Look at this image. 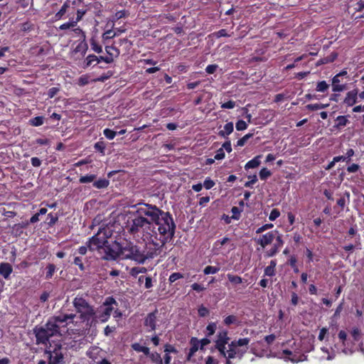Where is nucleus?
I'll return each mask as SVG.
<instances>
[{
  "label": "nucleus",
  "mask_w": 364,
  "mask_h": 364,
  "mask_svg": "<svg viewBox=\"0 0 364 364\" xmlns=\"http://www.w3.org/2000/svg\"><path fill=\"white\" fill-rule=\"evenodd\" d=\"M60 91V89L57 87H53L50 88L48 91V95L49 98H53L58 92Z\"/></svg>",
  "instance_id": "13d9d810"
},
{
  "label": "nucleus",
  "mask_w": 364,
  "mask_h": 364,
  "mask_svg": "<svg viewBox=\"0 0 364 364\" xmlns=\"http://www.w3.org/2000/svg\"><path fill=\"white\" fill-rule=\"evenodd\" d=\"M253 136V134H247L244 136H242L241 139H240L237 142V146H242L245 144V143L249 139H250Z\"/></svg>",
  "instance_id": "4c0bfd02"
},
{
  "label": "nucleus",
  "mask_w": 364,
  "mask_h": 364,
  "mask_svg": "<svg viewBox=\"0 0 364 364\" xmlns=\"http://www.w3.org/2000/svg\"><path fill=\"white\" fill-rule=\"evenodd\" d=\"M105 50L108 54V57H112L113 59L114 57L117 58L119 55V50L114 46H106Z\"/></svg>",
  "instance_id": "b1692460"
},
{
  "label": "nucleus",
  "mask_w": 364,
  "mask_h": 364,
  "mask_svg": "<svg viewBox=\"0 0 364 364\" xmlns=\"http://www.w3.org/2000/svg\"><path fill=\"white\" fill-rule=\"evenodd\" d=\"M355 152L353 151V149H350L347 151L346 155H343V156H338L337 157H341L343 158V159H341V161H349L350 160V158L354 155Z\"/></svg>",
  "instance_id": "79ce46f5"
},
{
  "label": "nucleus",
  "mask_w": 364,
  "mask_h": 364,
  "mask_svg": "<svg viewBox=\"0 0 364 364\" xmlns=\"http://www.w3.org/2000/svg\"><path fill=\"white\" fill-rule=\"evenodd\" d=\"M104 135L109 140L113 139L117 135V132L109 129H105L103 131Z\"/></svg>",
  "instance_id": "37998d69"
},
{
  "label": "nucleus",
  "mask_w": 364,
  "mask_h": 364,
  "mask_svg": "<svg viewBox=\"0 0 364 364\" xmlns=\"http://www.w3.org/2000/svg\"><path fill=\"white\" fill-rule=\"evenodd\" d=\"M76 21H73V20L70 21L68 22H66L65 23H63L60 26L59 29L60 30H66L71 28H74L76 26Z\"/></svg>",
  "instance_id": "58836bf2"
},
{
  "label": "nucleus",
  "mask_w": 364,
  "mask_h": 364,
  "mask_svg": "<svg viewBox=\"0 0 364 364\" xmlns=\"http://www.w3.org/2000/svg\"><path fill=\"white\" fill-rule=\"evenodd\" d=\"M284 355H288L287 356H285L284 358L286 360H290L291 361L292 363H297V362H299V361H301L302 360L300 359V358H297L296 355H293V353H291V351L290 350H283V353H282Z\"/></svg>",
  "instance_id": "4be33fe9"
},
{
  "label": "nucleus",
  "mask_w": 364,
  "mask_h": 364,
  "mask_svg": "<svg viewBox=\"0 0 364 364\" xmlns=\"http://www.w3.org/2000/svg\"><path fill=\"white\" fill-rule=\"evenodd\" d=\"M44 355L48 360V364H58L63 359L60 347L55 348L53 350H46Z\"/></svg>",
  "instance_id": "1a4fd4ad"
},
{
  "label": "nucleus",
  "mask_w": 364,
  "mask_h": 364,
  "mask_svg": "<svg viewBox=\"0 0 364 364\" xmlns=\"http://www.w3.org/2000/svg\"><path fill=\"white\" fill-rule=\"evenodd\" d=\"M235 107V102L232 100H230L221 105V108L223 109H233Z\"/></svg>",
  "instance_id": "052dcab7"
},
{
  "label": "nucleus",
  "mask_w": 364,
  "mask_h": 364,
  "mask_svg": "<svg viewBox=\"0 0 364 364\" xmlns=\"http://www.w3.org/2000/svg\"><path fill=\"white\" fill-rule=\"evenodd\" d=\"M225 152L223 149V148H220L216 154L215 155V159L216 160H222L225 158Z\"/></svg>",
  "instance_id": "69168bd1"
},
{
  "label": "nucleus",
  "mask_w": 364,
  "mask_h": 364,
  "mask_svg": "<svg viewBox=\"0 0 364 364\" xmlns=\"http://www.w3.org/2000/svg\"><path fill=\"white\" fill-rule=\"evenodd\" d=\"M109 184V180L106 178H100L97 181H95L93 183V186L96 188L101 189L107 188Z\"/></svg>",
  "instance_id": "412c9836"
},
{
  "label": "nucleus",
  "mask_w": 364,
  "mask_h": 364,
  "mask_svg": "<svg viewBox=\"0 0 364 364\" xmlns=\"http://www.w3.org/2000/svg\"><path fill=\"white\" fill-rule=\"evenodd\" d=\"M229 340L230 338L228 337V332L226 331H222L218 334L215 347L219 351L220 355L222 356L225 354V346L228 343Z\"/></svg>",
  "instance_id": "6e6552de"
},
{
  "label": "nucleus",
  "mask_w": 364,
  "mask_h": 364,
  "mask_svg": "<svg viewBox=\"0 0 364 364\" xmlns=\"http://www.w3.org/2000/svg\"><path fill=\"white\" fill-rule=\"evenodd\" d=\"M209 314V310L203 306H200L198 309V314L201 317H205L206 316H208Z\"/></svg>",
  "instance_id": "4d7b16f0"
},
{
  "label": "nucleus",
  "mask_w": 364,
  "mask_h": 364,
  "mask_svg": "<svg viewBox=\"0 0 364 364\" xmlns=\"http://www.w3.org/2000/svg\"><path fill=\"white\" fill-rule=\"evenodd\" d=\"M273 226L274 225L272 223L265 224V225L261 226L260 228H259L258 229H257L256 233L257 234H260V233L264 232L267 230L272 228Z\"/></svg>",
  "instance_id": "8fccbe9b"
},
{
  "label": "nucleus",
  "mask_w": 364,
  "mask_h": 364,
  "mask_svg": "<svg viewBox=\"0 0 364 364\" xmlns=\"http://www.w3.org/2000/svg\"><path fill=\"white\" fill-rule=\"evenodd\" d=\"M236 321H237L236 317L235 316L230 315V316H227L225 318L224 323L226 325H230V324L235 323Z\"/></svg>",
  "instance_id": "774afa93"
},
{
  "label": "nucleus",
  "mask_w": 364,
  "mask_h": 364,
  "mask_svg": "<svg viewBox=\"0 0 364 364\" xmlns=\"http://www.w3.org/2000/svg\"><path fill=\"white\" fill-rule=\"evenodd\" d=\"M264 275L269 276V277L274 276L275 275V269L271 267L267 266L264 269Z\"/></svg>",
  "instance_id": "338daca9"
},
{
  "label": "nucleus",
  "mask_w": 364,
  "mask_h": 364,
  "mask_svg": "<svg viewBox=\"0 0 364 364\" xmlns=\"http://www.w3.org/2000/svg\"><path fill=\"white\" fill-rule=\"evenodd\" d=\"M250 341L249 338H240L238 341H232L228 344L225 354L223 357L228 359L237 358L241 360L247 351V346Z\"/></svg>",
  "instance_id": "39448f33"
},
{
  "label": "nucleus",
  "mask_w": 364,
  "mask_h": 364,
  "mask_svg": "<svg viewBox=\"0 0 364 364\" xmlns=\"http://www.w3.org/2000/svg\"><path fill=\"white\" fill-rule=\"evenodd\" d=\"M120 259H129L139 264H143L148 258L154 257V254L145 255L140 247L133 243H127L124 246L120 247ZM154 255H157L156 252Z\"/></svg>",
  "instance_id": "20e7f679"
},
{
  "label": "nucleus",
  "mask_w": 364,
  "mask_h": 364,
  "mask_svg": "<svg viewBox=\"0 0 364 364\" xmlns=\"http://www.w3.org/2000/svg\"><path fill=\"white\" fill-rule=\"evenodd\" d=\"M76 316L75 314H60L50 317L44 326L36 327L34 333L37 344L46 345L50 337L60 334V328L65 327L68 320L71 322Z\"/></svg>",
  "instance_id": "f03ea898"
},
{
  "label": "nucleus",
  "mask_w": 364,
  "mask_h": 364,
  "mask_svg": "<svg viewBox=\"0 0 364 364\" xmlns=\"http://www.w3.org/2000/svg\"><path fill=\"white\" fill-rule=\"evenodd\" d=\"M114 305L117 306L116 300L113 297H107L98 311V314H97V320L99 319L101 322H106L114 310Z\"/></svg>",
  "instance_id": "0eeeda50"
},
{
  "label": "nucleus",
  "mask_w": 364,
  "mask_h": 364,
  "mask_svg": "<svg viewBox=\"0 0 364 364\" xmlns=\"http://www.w3.org/2000/svg\"><path fill=\"white\" fill-rule=\"evenodd\" d=\"M276 242L274 244V246L277 247L279 250L283 246L284 241L282 240V235L279 232L276 235Z\"/></svg>",
  "instance_id": "ea45409f"
},
{
  "label": "nucleus",
  "mask_w": 364,
  "mask_h": 364,
  "mask_svg": "<svg viewBox=\"0 0 364 364\" xmlns=\"http://www.w3.org/2000/svg\"><path fill=\"white\" fill-rule=\"evenodd\" d=\"M223 151L225 150L227 152L230 153L232 151V146H231V142L228 139L222 145V147Z\"/></svg>",
  "instance_id": "bf43d9fd"
},
{
  "label": "nucleus",
  "mask_w": 364,
  "mask_h": 364,
  "mask_svg": "<svg viewBox=\"0 0 364 364\" xmlns=\"http://www.w3.org/2000/svg\"><path fill=\"white\" fill-rule=\"evenodd\" d=\"M358 100V90L354 89L351 91H349L346 93L345 99L343 100V103L348 107H352L355 103H357Z\"/></svg>",
  "instance_id": "f8f14e48"
},
{
  "label": "nucleus",
  "mask_w": 364,
  "mask_h": 364,
  "mask_svg": "<svg viewBox=\"0 0 364 364\" xmlns=\"http://www.w3.org/2000/svg\"><path fill=\"white\" fill-rule=\"evenodd\" d=\"M343 81V78H341L339 75H335L332 79V91L334 92H342L346 90V84H341Z\"/></svg>",
  "instance_id": "4468645a"
},
{
  "label": "nucleus",
  "mask_w": 364,
  "mask_h": 364,
  "mask_svg": "<svg viewBox=\"0 0 364 364\" xmlns=\"http://www.w3.org/2000/svg\"><path fill=\"white\" fill-rule=\"evenodd\" d=\"M341 159H343V158L341 157H334L333 159V161H331L328 165L325 168L326 170H330L334 166H335V164L336 162H338V161H341Z\"/></svg>",
  "instance_id": "e2e57ef3"
},
{
  "label": "nucleus",
  "mask_w": 364,
  "mask_h": 364,
  "mask_svg": "<svg viewBox=\"0 0 364 364\" xmlns=\"http://www.w3.org/2000/svg\"><path fill=\"white\" fill-rule=\"evenodd\" d=\"M235 127L237 131H243L247 128V124L243 120H238Z\"/></svg>",
  "instance_id": "49530a36"
},
{
  "label": "nucleus",
  "mask_w": 364,
  "mask_h": 364,
  "mask_svg": "<svg viewBox=\"0 0 364 364\" xmlns=\"http://www.w3.org/2000/svg\"><path fill=\"white\" fill-rule=\"evenodd\" d=\"M327 107H328V104H321V103H316V104H309L306 105V109L310 111H315L318 109H325Z\"/></svg>",
  "instance_id": "393cba45"
},
{
  "label": "nucleus",
  "mask_w": 364,
  "mask_h": 364,
  "mask_svg": "<svg viewBox=\"0 0 364 364\" xmlns=\"http://www.w3.org/2000/svg\"><path fill=\"white\" fill-rule=\"evenodd\" d=\"M183 277V275L181 273L174 272L170 275L168 280H169L170 283H173V282H176V280L181 279Z\"/></svg>",
  "instance_id": "de8ad7c7"
},
{
  "label": "nucleus",
  "mask_w": 364,
  "mask_h": 364,
  "mask_svg": "<svg viewBox=\"0 0 364 364\" xmlns=\"http://www.w3.org/2000/svg\"><path fill=\"white\" fill-rule=\"evenodd\" d=\"M279 250L273 245V247L271 249H269L265 252V257H272L274 256L276 254H277Z\"/></svg>",
  "instance_id": "603ef678"
},
{
  "label": "nucleus",
  "mask_w": 364,
  "mask_h": 364,
  "mask_svg": "<svg viewBox=\"0 0 364 364\" xmlns=\"http://www.w3.org/2000/svg\"><path fill=\"white\" fill-rule=\"evenodd\" d=\"M259 156H255L252 160L249 161L245 166V169L255 168L260 164Z\"/></svg>",
  "instance_id": "aec40b11"
},
{
  "label": "nucleus",
  "mask_w": 364,
  "mask_h": 364,
  "mask_svg": "<svg viewBox=\"0 0 364 364\" xmlns=\"http://www.w3.org/2000/svg\"><path fill=\"white\" fill-rule=\"evenodd\" d=\"M88 46L85 40L82 39V41L76 46L75 52H80L83 55L86 53Z\"/></svg>",
  "instance_id": "5701e85b"
},
{
  "label": "nucleus",
  "mask_w": 364,
  "mask_h": 364,
  "mask_svg": "<svg viewBox=\"0 0 364 364\" xmlns=\"http://www.w3.org/2000/svg\"><path fill=\"white\" fill-rule=\"evenodd\" d=\"M329 87V85L324 80L320 81L317 83L316 90L320 92H324Z\"/></svg>",
  "instance_id": "c85d7f7f"
},
{
  "label": "nucleus",
  "mask_w": 364,
  "mask_h": 364,
  "mask_svg": "<svg viewBox=\"0 0 364 364\" xmlns=\"http://www.w3.org/2000/svg\"><path fill=\"white\" fill-rule=\"evenodd\" d=\"M249 178L250 180L245 182V187H250L252 185L255 184L257 181V178L256 175L250 176Z\"/></svg>",
  "instance_id": "6e6d98bb"
},
{
  "label": "nucleus",
  "mask_w": 364,
  "mask_h": 364,
  "mask_svg": "<svg viewBox=\"0 0 364 364\" xmlns=\"http://www.w3.org/2000/svg\"><path fill=\"white\" fill-rule=\"evenodd\" d=\"M96 178V176L94 174L91 175H86L81 176L79 179V181L80 183H87L94 181V180Z\"/></svg>",
  "instance_id": "7c9ffc66"
},
{
  "label": "nucleus",
  "mask_w": 364,
  "mask_h": 364,
  "mask_svg": "<svg viewBox=\"0 0 364 364\" xmlns=\"http://www.w3.org/2000/svg\"><path fill=\"white\" fill-rule=\"evenodd\" d=\"M351 335L353 339L358 341L360 336V330L358 328H354L351 331Z\"/></svg>",
  "instance_id": "5fc2aeb1"
},
{
  "label": "nucleus",
  "mask_w": 364,
  "mask_h": 364,
  "mask_svg": "<svg viewBox=\"0 0 364 364\" xmlns=\"http://www.w3.org/2000/svg\"><path fill=\"white\" fill-rule=\"evenodd\" d=\"M117 36H118V33H114V31L111 28L109 30L106 31L102 34V38H103V40L106 41L107 39L112 38H114V37H115Z\"/></svg>",
  "instance_id": "e433bc0d"
},
{
  "label": "nucleus",
  "mask_w": 364,
  "mask_h": 364,
  "mask_svg": "<svg viewBox=\"0 0 364 364\" xmlns=\"http://www.w3.org/2000/svg\"><path fill=\"white\" fill-rule=\"evenodd\" d=\"M279 215H280V213H279V211L277 209L274 208V209H273V210L271 211V213H270V214H269V220H271V221H274V220H275L277 218H279Z\"/></svg>",
  "instance_id": "3c124183"
},
{
  "label": "nucleus",
  "mask_w": 364,
  "mask_h": 364,
  "mask_svg": "<svg viewBox=\"0 0 364 364\" xmlns=\"http://www.w3.org/2000/svg\"><path fill=\"white\" fill-rule=\"evenodd\" d=\"M132 348L136 352H142L145 355L149 354V348L148 347L142 346L138 343H133Z\"/></svg>",
  "instance_id": "a878e982"
},
{
  "label": "nucleus",
  "mask_w": 364,
  "mask_h": 364,
  "mask_svg": "<svg viewBox=\"0 0 364 364\" xmlns=\"http://www.w3.org/2000/svg\"><path fill=\"white\" fill-rule=\"evenodd\" d=\"M227 277L228 280L234 284H239L242 282V279L239 276L228 274Z\"/></svg>",
  "instance_id": "c756f323"
},
{
  "label": "nucleus",
  "mask_w": 364,
  "mask_h": 364,
  "mask_svg": "<svg viewBox=\"0 0 364 364\" xmlns=\"http://www.w3.org/2000/svg\"><path fill=\"white\" fill-rule=\"evenodd\" d=\"M95 149L100 151L102 155L105 154V149L106 148V145L104 141H100L95 144Z\"/></svg>",
  "instance_id": "c9c22d12"
},
{
  "label": "nucleus",
  "mask_w": 364,
  "mask_h": 364,
  "mask_svg": "<svg viewBox=\"0 0 364 364\" xmlns=\"http://www.w3.org/2000/svg\"><path fill=\"white\" fill-rule=\"evenodd\" d=\"M73 304L76 313L86 328H90L97 323V311L95 307L82 296H76Z\"/></svg>",
  "instance_id": "7ed1b4c3"
},
{
  "label": "nucleus",
  "mask_w": 364,
  "mask_h": 364,
  "mask_svg": "<svg viewBox=\"0 0 364 364\" xmlns=\"http://www.w3.org/2000/svg\"><path fill=\"white\" fill-rule=\"evenodd\" d=\"M271 176V172L266 168H263L259 171V178L262 180H266L268 177Z\"/></svg>",
  "instance_id": "c03bdc74"
},
{
  "label": "nucleus",
  "mask_w": 364,
  "mask_h": 364,
  "mask_svg": "<svg viewBox=\"0 0 364 364\" xmlns=\"http://www.w3.org/2000/svg\"><path fill=\"white\" fill-rule=\"evenodd\" d=\"M109 237V232H107L105 228L100 229L97 234L89 240L86 245L90 251L97 250L100 252L105 245L108 244L107 239Z\"/></svg>",
  "instance_id": "423d86ee"
},
{
  "label": "nucleus",
  "mask_w": 364,
  "mask_h": 364,
  "mask_svg": "<svg viewBox=\"0 0 364 364\" xmlns=\"http://www.w3.org/2000/svg\"><path fill=\"white\" fill-rule=\"evenodd\" d=\"M215 186V182L210 178H206L203 183L205 189L209 190Z\"/></svg>",
  "instance_id": "09e8293b"
},
{
  "label": "nucleus",
  "mask_w": 364,
  "mask_h": 364,
  "mask_svg": "<svg viewBox=\"0 0 364 364\" xmlns=\"http://www.w3.org/2000/svg\"><path fill=\"white\" fill-rule=\"evenodd\" d=\"M90 46H91V48L92 49L97 53H100L102 52V48L101 46L98 45V43H97V41L92 38L91 41H90Z\"/></svg>",
  "instance_id": "f704fd0d"
},
{
  "label": "nucleus",
  "mask_w": 364,
  "mask_h": 364,
  "mask_svg": "<svg viewBox=\"0 0 364 364\" xmlns=\"http://www.w3.org/2000/svg\"><path fill=\"white\" fill-rule=\"evenodd\" d=\"M135 211L131 213L127 222V231L133 235L141 233L144 237L151 241L159 235V243H153L155 252L161 250L171 240L176 232V223L171 214L149 203L138 204Z\"/></svg>",
  "instance_id": "f257e3e1"
},
{
  "label": "nucleus",
  "mask_w": 364,
  "mask_h": 364,
  "mask_svg": "<svg viewBox=\"0 0 364 364\" xmlns=\"http://www.w3.org/2000/svg\"><path fill=\"white\" fill-rule=\"evenodd\" d=\"M146 271L145 267H133L130 270V274L132 277H136L139 274L146 273Z\"/></svg>",
  "instance_id": "72a5a7b5"
},
{
  "label": "nucleus",
  "mask_w": 364,
  "mask_h": 364,
  "mask_svg": "<svg viewBox=\"0 0 364 364\" xmlns=\"http://www.w3.org/2000/svg\"><path fill=\"white\" fill-rule=\"evenodd\" d=\"M234 126L232 122L225 124L223 129L219 131L218 135L224 139H228V136L233 132Z\"/></svg>",
  "instance_id": "2eb2a0df"
},
{
  "label": "nucleus",
  "mask_w": 364,
  "mask_h": 364,
  "mask_svg": "<svg viewBox=\"0 0 364 364\" xmlns=\"http://www.w3.org/2000/svg\"><path fill=\"white\" fill-rule=\"evenodd\" d=\"M336 125L338 128L344 127L348 123V120L346 116H338L336 119Z\"/></svg>",
  "instance_id": "bb28decb"
},
{
  "label": "nucleus",
  "mask_w": 364,
  "mask_h": 364,
  "mask_svg": "<svg viewBox=\"0 0 364 364\" xmlns=\"http://www.w3.org/2000/svg\"><path fill=\"white\" fill-rule=\"evenodd\" d=\"M48 219H49L48 225L52 226L56 223L58 218L57 215H53L52 213H49L48 215Z\"/></svg>",
  "instance_id": "680f3d73"
},
{
  "label": "nucleus",
  "mask_w": 364,
  "mask_h": 364,
  "mask_svg": "<svg viewBox=\"0 0 364 364\" xmlns=\"http://www.w3.org/2000/svg\"><path fill=\"white\" fill-rule=\"evenodd\" d=\"M146 355L149 356L151 362L156 364H163V360L161 357V355L157 352L151 353L149 351V354H146Z\"/></svg>",
  "instance_id": "6ab92c4d"
},
{
  "label": "nucleus",
  "mask_w": 364,
  "mask_h": 364,
  "mask_svg": "<svg viewBox=\"0 0 364 364\" xmlns=\"http://www.w3.org/2000/svg\"><path fill=\"white\" fill-rule=\"evenodd\" d=\"M44 123V117L39 116L36 117L29 120V124L33 127H38Z\"/></svg>",
  "instance_id": "cd10ccee"
},
{
  "label": "nucleus",
  "mask_w": 364,
  "mask_h": 364,
  "mask_svg": "<svg viewBox=\"0 0 364 364\" xmlns=\"http://www.w3.org/2000/svg\"><path fill=\"white\" fill-rule=\"evenodd\" d=\"M55 271V266L53 264H48L47 267V272H46V278L50 279L53 277Z\"/></svg>",
  "instance_id": "a19ab883"
},
{
  "label": "nucleus",
  "mask_w": 364,
  "mask_h": 364,
  "mask_svg": "<svg viewBox=\"0 0 364 364\" xmlns=\"http://www.w3.org/2000/svg\"><path fill=\"white\" fill-rule=\"evenodd\" d=\"M101 61H104L106 63H112L114 61V59L112 57H104V56H100L97 57V63H100Z\"/></svg>",
  "instance_id": "0e129e2a"
},
{
  "label": "nucleus",
  "mask_w": 364,
  "mask_h": 364,
  "mask_svg": "<svg viewBox=\"0 0 364 364\" xmlns=\"http://www.w3.org/2000/svg\"><path fill=\"white\" fill-rule=\"evenodd\" d=\"M191 348H190L188 356L191 357L194 355V353L198 350L200 348L199 341L196 338H192L191 341Z\"/></svg>",
  "instance_id": "a211bd4d"
},
{
  "label": "nucleus",
  "mask_w": 364,
  "mask_h": 364,
  "mask_svg": "<svg viewBox=\"0 0 364 364\" xmlns=\"http://www.w3.org/2000/svg\"><path fill=\"white\" fill-rule=\"evenodd\" d=\"M13 271L12 267L9 263L0 264V274L5 279H8Z\"/></svg>",
  "instance_id": "dca6fc26"
},
{
  "label": "nucleus",
  "mask_w": 364,
  "mask_h": 364,
  "mask_svg": "<svg viewBox=\"0 0 364 364\" xmlns=\"http://www.w3.org/2000/svg\"><path fill=\"white\" fill-rule=\"evenodd\" d=\"M94 62L97 63V56L95 55H89L86 58V67L92 65Z\"/></svg>",
  "instance_id": "a18cd8bd"
},
{
  "label": "nucleus",
  "mask_w": 364,
  "mask_h": 364,
  "mask_svg": "<svg viewBox=\"0 0 364 364\" xmlns=\"http://www.w3.org/2000/svg\"><path fill=\"white\" fill-rule=\"evenodd\" d=\"M277 233L278 231L277 230L270 231L261 235L259 238H255V240L262 248H264L273 242Z\"/></svg>",
  "instance_id": "9d476101"
},
{
  "label": "nucleus",
  "mask_w": 364,
  "mask_h": 364,
  "mask_svg": "<svg viewBox=\"0 0 364 364\" xmlns=\"http://www.w3.org/2000/svg\"><path fill=\"white\" fill-rule=\"evenodd\" d=\"M102 250L105 252V255L102 257L104 259L115 260L117 258H120V248L118 250V251H115L112 250L107 244Z\"/></svg>",
  "instance_id": "9b49d317"
},
{
  "label": "nucleus",
  "mask_w": 364,
  "mask_h": 364,
  "mask_svg": "<svg viewBox=\"0 0 364 364\" xmlns=\"http://www.w3.org/2000/svg\"><path fill=\"white\" fill-rule=\"evenodd\" d=\"M71 2L70 1H66L63 5L61 6L60 9L58 12H57L55 15V18L56 19H60L68 11V9L70 8Z\"/></svg>",
  "instance_id": "f3484780"
},
{
  "label": "nucleus",
  "mask_w": 364,
  "mask_h": 364,
  "mask_svg": "<svg viewBox=\"0 0 364 364\" xmlns=\"http://www.w3.org/2000/svg\"><path fill=\"white\" fill-rule=\"evenodd\" d=\"M144 326L149 329L148 331H153L156 326V311L150 313L147 315L144 321Z\"/></svg>",
  "instance_id": "ddd939ff"
},
{
  "label": "nucleus",
  "mask_w": 364,
  "mask_h": 364,
  "mask_svg": "<svg viewBox=\"0 0 364 364\" xmlns=\"http://www.w3.org/2000/svg\"><path fill=\"white\" fill-rule=\"evenodd\" d=\"M213 35L216 38L230 36V35L228 33L225 29H220V31L215 32Z\"/></svg>",
  "instance_id": "864d4df0"
},
{
  "label": "nucleus",
  "mask_w": 364,
  "mask_h": 364,
  "mask_svg": "<svg viewBox=\"0 0 364 364\" xmlns=\"http://www.w3.org/2000/svg\"><path fill=\"white\" fill-rule=\"evenodd\" d=\"M220 271V268L215 266H207L204 268L203 272L205 274H213Z\"/></svg>",
  "instance_id": "473e14b6"
},
{
  "label": "nucleus",
  "mask_w": 364,
  "mask_h": 364,
  "mask_svg": "<svg viewBox=\"0 0 364 364\" xmlns=\"http://www.w3.org/2000/svg\"><path fill=\"white\" fill-rule=\"evenodd\" d=\"M217 328V325L215 323H209L206 327V336L208 337L211 336L213 335L215 332V330Z\"/></svg>",
  "instance_id": "2f4dec72"
}]
</instances>
